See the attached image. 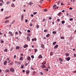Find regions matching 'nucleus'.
Masks as SVG:
<instances>
[{
	"instance_id": "1",
	"label": "nucleus",
	"mask_w": 76,
	"mask_h": 76,
	"mask_svg": "<svg viewBox=\"0 0 76 76\" xmlns=\"http://www.w3.org/2000/svg\"><path fill=\"white\" fill-rule=\"evenodd\" d=\"M10 3V0H7L6 2V4H7V5H8Z\"/></svg>"
},
{
	"instance_id": "2",
	"label": "nucleus",
	"mask_w": 76,
	"mask_h": 76,
	"mask_svg": "<svg viewBox=\"0 0 76 76\" xmlns=\"http://www.w3.org/2000/svg\"><path fill=\"white\" fill-rule=\"evenodd\" d=\"M10 71H11V72H14V71H15V70L14 69L12 68H11L10 69Z\"/></svg>"
},
{
	"instance_id": "3",
	"label": "nucleus",
	"mask_w": 76,
	"mask_h": 76,
	"mask_svg": "<svg viewBox=\"0 0 76 76\" xmlns=\"http://www.w3.org/2000/svg\"><path fill=\"white\" fill-rule=\"evenodd\" d=\"M11 7H15V5L14 4L12 3V5H11Z\"/></svg>"
},
{
	"instance_id": "4",
	"label": "nucleus",
	"mask_w": 76,
	"mask_h": 76,
	"mask_svg": "<svg viewBox=\"0 0 76 76\" xmlns=\"http://www.w3.org/2000/svg\"><path fill=\"white\" fill-rule=\"evenodd\" d=\"M26 39L28 41H30V38H29V37H27Z\"/></svg>"
},
{
	"instance_id": "5",
	"label": "nucleus",
	"mask_w": 76,
	"mask_h": 76,
	"mask_svg": "<svg viewBox=\"0 0 76 76\" xmlns=\"http://www.w3.org/2000/svg\"><path fill=\"white\" fill-rule=\"evenodd\" d=\"M26 74H27V75H28V74H29V70H27L26 71Z\"/></svg>"
},
{
	"instance_id": "6",
	"label": "nucleus",
	"mask_w": 76,
	"mask_h": 76,
	"mask_svg": "<svg viewBox=\"0 0 76 76\" xmlns=\"http://www.w3.org/2000/svg\"><path fill=\"white\" fill-rule=\"evenodd\" d=\"M70 60V57H68L66 58V60H67V61H69Z\"/></svg>"
},
{
	"instance_id": "7",
	"label": "nucleus",
	"mask_w": 76,
	"mask_h": 76,
	"mask_svg": "<svg viewBox=\"0 0 76 76\" xmlns=\"http://www.w3.org/2000/svg\"><path fill=\"white\" fill-rule=\"evenodd\" d=\"M11 18V16H8V17H6L4 18V19H9V18Z\"/></svg>"
},
{
	"instance_id": "8",
	"label": "nucleus",
	"mask_w": 76,
	"mask_h": 76,
	"mask_svg": "<svg viewBox=\"0 0 76 76\" xmlns=\"http://www.w3.org/2000/svg\"><path fill=\"white\" fill-rule=\"evenodd\" d=\"M42 68H46V66H45L44 64H43L41 66Z\"/></svg>"
},
{
	"instance_id": "9",
	"label": "nucleus",
	"mask_w": 76,
	"mask_h": 76,
	"mask_svg": "<svg viewBox=\"0 0 76 76\" xmlns=\"http://www.w3.org/2000/svg\"><path fill=\"white\" fill-rule=\"evenodd\" d=\"M28 47V45H23V48H26V47Z\"/></svg>"
},
{
	"instance_id": "10",
	"label": "nucleus",
	"mask_w": 76,
	"mask_h": 76,
	"mask_svg": "<svg viewBox=\"0 0 76 76\" xmlns=\"http://www.w3.org/2000/svg\"><path fill=\"white\" fill-rule=\"evenodd\" d=\"M9 34L10 35H11L10 36L13 35V33L11 31H9Z\"/></svg>"
},
{
	"instance_id": "11",
	"label": "nucleus",
	"mask_w": 76,
	"mask_h": 76,
	"mask_svg": "<svg viewBox=\"0 0 76 76\" xmlns=\"http://www.w3.org/2000/svg\"><path fill=\"white\" fill-rule=\"evenodd\" d=\"M56 6H57V5H54L53 6V9H54V10H55V9H56Z\"/></svg>"
},
{
	"instance_id": "12",
	"label": "nucleus",
	"mask_w": 76,
	"mask_h": 76,
	"mask_svg": "<svg viewBox=\"0 0 76 76\" xmlns=\"http://www.w3.org/2000/svg\"><path fill=\"white\" fill-rule=\"evenodd\" d=\"M9 20H6L5 21V23H9Z\"/></svg>"
},
{
	"instance_id": "13",
	"label": "nucleus",
	"mask_w": 76,
	"mask_h": 76,
	"mask_svg": "<svg viewBox=\"0 0 76 76\" xmlns=\"http://www.w3.org/2000/svg\"><path fill=\"white\" fill-rule=\"evenodd\" d=\"M35 73H36V72H35V71H34L33 72H32V73L31 74V75L33 76V75H35Z\"/></svg>"
},
{
	"instance_id": "14",
	"label": "nucleus",
	"mask_w": 76,
	"mask_h": 76,
	"mask_svg": "<svg viewBox=\"0 0 76 76\" xmlns=\"http://www.w3.org/2000/svg\"><path fill=\"white\" fill-rule=\"evenodd\" d=\"M9 65H12L13 64V61H12L9 64Z\"/></svg>"
},
{
	"instance_id": "15",
	"label": "nucleus",
	"mask_w": 76,
	"mask_h": 76,
	"mask_svg": "<svg viewBox=\"0 0 76 76\" xmlns=\"http://www.w3.org/2000/svg\"><path fill=\"white\" fill-rule=\"evenodd\" d=\"M24 67V65L23 64L20 67L21 69H23Z\"/></svg>"
},
{
	"instance_id": "16",
	"label": "nucleus",
	"mask_w": 76,
	"mask_h": 76,
	"mask_svg": "<svg viewBox=\"0 0 76 76\" xmlns=\"http://www.w3.org/2000/svg\"><path fill=\"white\" fill-rule=\"evenodd\" d=\"M41 47L42 48H44L45 47L44 46V44H42L41 45Z\"/></svg>"
},
{
	"instance_id": "17",
	"label": "nucleus",
	"mask_w": 76,
	"mask_h": 76,
	"mask_svg": "<svg viewBox=\"0 0 76 76\" xmlns=\"http://www.w3.org/2000/svg\"><path fill=\"white\" fill-rule=\"evenodd\" d=\"M29 5H30V6H31L32 4H33V3L32 2H30L28 3Z\"/></svg>"
},
{
	"instance_id": "18",
	"label": "nucleus",
	"mask_w": 76,
	"mask_h": 76,
	"mask_svg": "<svg viewBox=\"0 0 76 76\" xmlns=\"http://www.w3.org/2000/svg\"><path fill=\"white\" fill-rule=\"evenodd\" d=\"M38 58H42V57L41 56V55H40L39 56H38Z\"/></svg>"
},
{
	"instance_id": "19",
	"label": "nucleus",
	"mask_w": 76,
	"mask_h": 76,
	"mask_svg": "<svg viewBox=\"0 0 76 76\" xmlns=\"http://www.w3.org/2000/svg\"><path fill=\"white\" fill-rule=\"evenodd\" d=\"M59 60L60 61H63V60L62 59V58H59Z\"/></svg>"
},
{
	"instance_id": "20",
	"label": "nucleus",
	"mask_w": 76,
	"mask_h": 76,
	"mask_svg": "<svg viewBox=\"0 0 76 76\" xmlns=\"http://www.w3.org/2000/svg\"><path fill=\"white\" fill-rule=\"evenodd\" d=\"M23 15H22L21 17V20H22L23 19Z\"/></svg>"
},
{
	"instance_id": "21",
	"label": "nucleus",
	"mask_w": 76,
	"mask_h": 76,
	"mask_svg": "<svg viewBox=\"0 0 76 76\" xmlns=\"http://www.w3.org/2000/svg\"><path fill=\"white\" fill-rule=\"evenodd\" d=\"M27 60H30V61H31V57H29V56L28 57Z\"/></svg>"
},
{
	"instance_id": "22",
	"label": "nucleus",
	"mask_w": 76,
	"mask_h": 76,
	"mask_svg": "<svg viewBox=\"0 0 76 76\" xmlns=\"http://www.w3.org/2000/svg\"><path fill=\"white\" fill-rule=\"evenodd\" d=\"M32 41H37V38H33L32 39Z\"/></svg>"
},
{
	"instance_id": "23",
	"label": "nucleus",
	"mask_w": 76,
	"mask_h": 76,
	"mask_svg": "<svg viewBox=\"0 0 76 76\" xmlns=\"http://www.w3.org/2000/svg\"><path fill=\"white\" fill-rule=\"evenodd\" d=\"M58 45H56L55 46H54V48H58Z\"/></svg>"
},
{
	"instance_id": "24",
	"label": "nucleus",
	"mask_w": 76,
	"mask_h": 76,
	"mask_svg": "<svg viewBox=\"0 0 76 76\" xmlns=\"http://www.w3.org/2000/svg\"><path fill=\"white\" fill-rule=\"evenodd\" d=\"M5 72L6 73H9L10 72L9 70L8 69H6L5 70Z\"/></svg>"
},
{
	"instance_id": "25",
	"label": "nucleus",
	"mask_w": 76,
	"mask_h": 76,
	"mask_svg": "<svg viewBox=\"0 0 76 76\" xmlns=\"http://www.w3.org/2000/svg\"><path fill=\"white\" fill-rule=\"evenodd\" d=\"M61 12H59V13L58 14V16H60V15H61Z\"/></svg>"
},
{
	"instance_id": "26",
	"label": "nucleus",
	"mask_w": 76,
	"mask_h": 76,
	"mask_svg": "<svg viewBox=\"0 0 76 76\" xmlns=\"http://www.w3.org/2000/svg\"><path fill=\"white\" fill-rule=\"evenodd\" d=\"M20 48V47L16 46V50H19V49Z\"/></svg>"
},
{
	"instance_id": "27",
	"label": "nucleus",
	"mask_w": 76,
	"mask_h": 76,
	"mask_svg": "<svg viewBox=\"0 0 76 76\" xmlns=\"http://www.w3.org/2000/svg\"><path fill=\"white\" fill-rule=\"evenodd\" d=\"M7 62L6 61H4V65H6V64H7Z\"/></svg>"
},
{
	"instance_id": "28",
	"label": "nucleus",
	"mask_w": 76,
	"mask_h": 76,
	"mask_svg": "<svg viewBox=\"0 0 76 76\" xmlns=\"http://www.w3.org/2000/svg\"><path fill=\"white\" fill-rule=\"evenodd\" d=\"M4 52H7V49H5L4 50Z\"/></svg>"
},
{
	"instance_id": "29",
	"label": "nucleus",
	"mask_w": 76,
	"mask_h": 76,
	"mask_svg": "<svg viewBox=\"0 0 76 76\" xmlns=\"http://www.w3.org/2000/svg\"><path fill=\"white\" fill-rule=\"evenodd\" d=\"M46 64V61L43 62L42 63V64Z\"/></svg>"
},
{
	"instance_id": "30",
	"label": "nucleus",
	"mask_w": 76,
	"mask_h": 76,
	"mask_svg": "<svg viewBox=\"0 0 76 76\" xmlns=\"http://www.w3.org/2000/svg\"><path fill=\"white\" fill-rule=\"evenodd\" d=\"M44 1V0H40V1L39 2L40 3H42V1Z\"/></svg>"
},
{
	"instance_id": "31",
	"label": "nucleus",
	"mask_w": 76,
	"mask_h": 76,
	"mask_svg": "<svg viewBox=\"0 0 76 76\" xmlns=\"http://www.w3.org/2000/svg\"><path fill=\"white\" fill-rule=\"evenodd\" d=\"M66 57H68L69 56V53H67L66 54Z\"/></svg>"
},
{
	"instance_id": "32",
	"label": "nucleus",
	"mask_w": 76,
	"mask_h": 76,
	"mask_svg": "<svg viewBox=\"0 0 76 76\" xmlns=\"http://www.w3.org/2000/svg\"><path fill=\"white\" fill-rule=\"evenodd\" d=\"M15 20H13L12 23H11V24H13V23H15Z\"/></svg>"
},
{
	"instance_id": "33",
	"label": "nucleus",
	"mask_w": 76,
	"mask_h": 76,
	"mask_svg": "<svg viewBox=\"0 0 76 76\" xmlns=\"http://www.w3.org/2000/svg\"><path fill=\"white\" fill-rule=\"evenodd\" d=\"M53 52H51L50 53V56H52L53 55Z\"/></svg>"
},
{
	"instance_id": "34",
	"label": "nucleus",
	"mask_w": 76,
	"mask_h": 76,
	"mask_svg": "<svg viewBox=\"0 0 76 76\" xmlns=\"http://www.w3.org/2000/svg\"><path fill=\"white\" fill-rule=\"evenodd\" d=\"M61 23L62 24H64L65 23V21H62Z\"/></svg>"
},
{
	"instance_id": "35",
	"label": "nucleus",
	"mask_w": 76,
	"mask_h": 76,
	"mask_svg": "<svg viewBox=\"0 0 76 76\" xmlns=\"http://www.w3.org/2000/svg\"><path fill=\"white\" fill-rule=\"evenodd\" d=\"M56 44V42H53V45H55Z\"/></svg>"
},
{
	"instance_id": "36",
	"label": "nucleus",
	"mask_w": 76,
	"mask_h": 76,
	"mask_svg": "<svg viewBox=\"0 0 76 76\" xmlns=\"http://www.w3.org/2000/svg\"><path fill=\"white\" fill-rule=\"evenodd\" d=\"M50 36V34H48L46 36V37H49Z\"/></svg>"
},
{
	"instance_id": "37",
	"label": "nucleus",
	"mask_w": 76,
	"mask_h": 76,
	"mask_svg": "<svg viewBox=\"0 0 76 76\" xmlns=\"http://www.w3.org/2000/svg\"><path fill=\"white\" fill-rule=\"evenodd\" d=\"M33 25V24L32 23H30L29 25V26H32Z\"/></svg>"
},
{
	"instance_id": "38",
	"label": "nucleus",
	"mask_w": 76,
	"mask_h": 76,
	"mask_svg": "<svg viewBox=\"0 0 76 76\" xmlns=\"http://www.w3.org/2000/svg\"><path fill=\"white\" fill-rule=\"evenodd\" d=\"M47 31H48L47 29H45L44 30V32H47Z\"/></svg>"
},
{
	"instance_id": "39",
	"label": "nucleus",
	"mask_w": 76,
	"mask_h": 76,
	"mask_svg": "<svg viewBox=\"0 0 76 76\" xmlns=\"http://www.w3.org/2000/svg\"><path fill=\"white\" fill-rule=\"evenodd\" d=\"M36 27L37 28H39V26L38 25H37L36 26Z\"/></svg>"
},
{
	"instance_id": "40",
	"label": "nucleus",
	"mask_w": 76,
	"mask_h": 76,
	"mask_svg": "<svg viewBox=\"0 0 76 76\" xmlns=\"http://www.w3.org/2000/svg\"><path fill=\"white\" fill-rule=\"evenodd\" d=\"M52 33L53 34H56V31H53Z\"/></svg>"
},
{
	"instance_id": "41",
	"label": "nucleus",
	"mask_w": 76,
	"mask_h": 76,
	"mask_svg": "<svg viewBox=\"0 0 76 76\" xmlns=\"http://www.w3.org/2000/svg\"><path fill=\"white\" fill-rule=\"evenodd\" d=\"M22 59H23V57H22L20 58V60H22Z\"/></svg>"
},
{
	"instance_id": "42",
	"label": "nucleus",
	"mask_w": 76,
	"mask_h": 76,
	"mask_svg": "<svg viewBox=\"0 0 76 76\" xmlns=\"http://www.w3.org/2000/svg\"><path fill=\"white\" fill-rule=\"evenodd\" d=\"M61 39H64V37H61Z\"/></svg>"
},
{
	"instance_id": "43",
	"label": "nucleus",
	"mask_w": 76,
	"mask_h": 76,
	"mask_svg": "<svg viewBox=\"0 0 76 76\" xmlns=\"http://www.w3.org/2000/svg\"><path fill=\"white\" fill-rule=\"evenodd\" d=\"M73 19L72 18H70L69 19V20H70V21H72V20H73Z\"/></svg>"
},
{
	"instance_id": "44",
	"label": "nucleus",
	"mask_w": 76,
	"mask_h": 76,
	"mask_svg": "<svg viewBox=\"0 0 76 76\" xmlns=\"http://www.w3.org/2000/svg\"><path fill=\"white\" fill-rule=\"evenodd\" d=\"M31 57L32 58H34V56L33 55H32L31 56Z\"/></svg>"
},
{
	"instance_id": "45",
	"label": "nucleus",
	"mask_w": 76,
	"mask_h": 76,
	"mask_svg": "<svg viewBox=\"0 0 76 76\" xmlns=\"http://www.w3.org/2000/svg\"><path fill=\"white\" fill-rule=\"evenodd\" d=\"M25 22L26 23H27V22H28V20L26 19L25 20Z\"/></svg>"
},
{
	"instance_id": "46",
	"label": "nucleus",
	"mask_w": 76,
	"mask_h": 76,
	"mask_svg": "<svg viewBox=\"0 0 76 76\" xmlns=\"http://www.w3.org/2000/svg\"><path fill=\"white\" fill-rule=\"evenodd\" d=\"M0 2H2L3 3H4V2H3V0H0Z\"/></svg>"
},
{
	"instance_id": "47",
	"label": "nucleus",
	"mask_w": 76,
	"mask_h": 76,
	"mask_svg": "<svg viewBox=\"0 0 76 76\" xmlns=\"http://www.w3.org/2000/svg\"><path fill=\"white\" fill-rule=\"evenodd\" d=\"M37 12H34L33 14L34 15H36V14H37Z\"/></svg>"
},
{
	"instance_id": "48",
	"label": "nucleus",
	"mask_w": 76,
	"mask_h": 76,
	"mask_svg": "<svg viewBox=\"0 0 76 76\" xmlns=\"http://www.w3.org/2000/svg\"><path fill=\"white\" fill-rule=\"evenodd\" d=\"M47 9H45L44 10V12H47Z\"/></svg>"
},
{
	"instance_id": "49",
	"label": "nucleus",
	"mask_w": 76,
	"mask_h": 76,
	"mask_svg": "<svg viewBox=\"0 0 76 76\" xmlns=\"http://www.w3.org/2000/svg\"><path fill=\"white\" fill-rule=\"evenodd\" d=\"M18 64H20V62H17Z\"/></svg>"
},
{
	"instance_id": "50",
	"label": "nucleus",
	"mask_w": 76,
	"mask_h": 76,
	"mask_svg": "<svg viewBox=\"0 0 76 76\" xmlns=\"http://www.w3.org/2000/svg\"><path fill=\"white\" fill-rule=\"evenodd\" d=\"M4 9L3 8L1 9V12H3V11Z\"/></svg>"
},
{
	"instance_id": "51",
	"label": "nucleus",
	"mask_w": 76,
	"mask_h": 76,
	"mask_svg": "<svg viewBox=\"0 0 76 76\" xmlns=\"http://www.w3.org/2000/svg\"><path fill=\"white\" fill-rule=\"evenodd\" d=\"M28 32H31V31L29 30H27Z\"/></svg>"
},
{
	"instance_id": "52",
	"label": "nucleus",
	"mask_w": 76,
	"mask_h": 76,
	"mask_svg": "<svg viewBox=\"0 0 76 76\" xmlns=\"http://www.w3.org/2000/svg\"><path fill=\"white\" fill-rule=\"evenodd\" d=\"M40 74L41 75H43V74H44V73L42 72H40Z\"/></svg>"
},
{
	"instance_id": "53",
	"label": "nucleus",
	"mask_w": 76,
	"mask_h": 76,
	"mask_svg": "<svg viewBox=\"0 0 76 76\" xmlns=\"http://www.w3.org/2000/svg\"><path fill=\"white\" fill-rule=\"evenodd\" d=\"M43 39H46V37H44L43 38Z\"/></svg>"
},
{
	"instance_id": "54",
	"label": "nucleus",
	"mask_w": 76,
	"mask_h": 76,
	"mask_svg": "<svg viewBox=\"0 0 76 76\" xmlns=\"http://www.w3.org/2000/svg\"><path fill=\"white\" fill-rule=\"evenodd\" d=\"M57 20L58 22H60V19H58Z\"/></svg>"
},
{
	"instance_id": "55",
	"label": "nucleus",
	"mask_w": 76,
	"mask_h": 76,
	"mask_svg": "<svg viewBox=\"0 0 76 76\" xmlns=\"http://www.w3.org/2000/svg\"><path fill=\"white\" fill-rule=\"evenodd\" d=\"M60 1H59L58 2V4H57L58 5L60 4Z\"/></svg>"
},
{
	"instance_id": "56",
	"label": "nucleus",
	"mask_w": 76,
	"mask_h": 76,
	"mask_svg": "<svg viewBox=\"0 0 76 76\" xmlns=\"http://www.w3.org/2000/svg\"><path fill=\"white\" fill-rule=\"evenodd\" d=\"M3 5V4L2 3H0V6H1Z\"/></svg>"
},
{
	"instance_id": "57",
	"label": "nucleus",
	"mask_w": 76,
	"mask_h": 76,
	"mask_svg": "<svg viewBox=\"0 0 76 76\" xmlns=\"http://www.w3.org/2000/svg\"><path fill=\"white\" fill-rule=\"evenodd\" d=\"M46 71H48V69H45Z\"/></svg>"
},
{
	"instance_id": "58",
	"label": "nucleus",
	"mask_w": 76,
	"mask_h": 76,
	"mask_svg": "<svg viewBox=\"0 0 76 76\" xmlns=\"http://www.w3.org/2000/svg\"><path fill=\"white\" fill-rule=\"evenodd\" d=\"M73 55H74V57H76V54H73Z\"/></svg>"
},
{
	"instance_id": "59",
	"label": "nucleus",
	"mask_w": 76,
	"mask_h": 76,
	"mask_svg": "<svg viewBox=\"0 0 76 76\" xmlns=\"http://www.w3.org/2000/svg\"><path fill=\"white\" fill-rule=\"evenodd\" d=\"M19 32L20 34H22V32H20V31H19Z\"/></svg>"
},
{
	"instance_id": "60",
	"label": "nucleus",
	"mask_w": 76,
	"mask_h": 76,
	"mask_svg": "<svg viewBox=\"0 0 76 76\" xmlns=\"http://www.w3.org/2000/svg\"><path fill=\"white\" fill-rule=\"evenodd\" d=\"M15 34L16 35H18V33L17 32V31L15 32Z\"/></svg>"
},
{
	"instance_id": "61",
	"label": "nucleus",
	"mask_w": 76,
	"mask_h": 76,
	"mask_svg": "<svg viewBox=\"0 0 76 76\" xmlns=\"http://www.w3.org/2000/svg\"><path fill=\"white\" fill-rule=\"evenodd\" d=\"M49 20H51V19H52L51 17H49Z\"/></svg>"
},
{
	"instance_id": "62",
	"label": "nucleus",
	"mask_w": 76,
	"mask_h": 76,
	"mask_svg": "<svg viewBox=\"0 0 76 76\" xmlns=\"http://www.w3.org/2000/svg\"><path fill=\"white\" fill-rule=\"evenodd\" d=\"M27 35L28 36V37H29L30 36V34H28Z\"/></svg>"
},
{
	"instance_id": "63",
	"label": "nucleus",
	"mask_w": 76,
	"mask_h": 76,
	"mask_svg": "<svg viewBox=\"0 0 76 76\" xmlns=\"http://www.w3.org/2000/svg\"><path fill=\"white\" fill-rule=\"evenodd\" d=\"M37 49H35V53H37Z\"/></svg>"
},
{
	"instance_id": "64",
	"label": "nucleus",
	"mask_w": 76,
	"mask_h": 76,
	"mask_svg": "<svg viewBox=\"0 0 76 76\" xmlns=\"http://www.w3.org/2000/svg\"><path fill=\"white\" fill-rule=\"evenodd\" d=\"M69 9H70V10H72V7H70L69 8Z\"/></svg>"
}]
</instances>
